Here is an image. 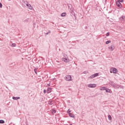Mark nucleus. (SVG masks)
Listing matches in <instances>:
<instances>
[{"mask_svg": "<svg viewBox=\"0 0 125 125\" xmlns=\"http://www.w3.org/2000/svg\"><path fill=\"white\" fill-rule=\"evenodd\" d=\"M110 73H113V74H117L118 73V70H117V68L115 67H112L110 69Z\"/></svg>", "mask_w": 125, "mask_h": 125, "instance_id": "nucleus-1", "label": "nucleus"}, {"mask_svg": "<svg viewBox=\"0 0 125 125\" xmlns=\"http://www.w3.org/2000/svg\"><path fill=\"white\" fill-rule=\"evenodd\" d=\"M62 61H63V62H66V63L68 62H69L70 60L69 59H68V57L66 56L64 58L62 59Z\"/></svg>", "mask_w": 125, "mask_h": 125, "instance_id": "nucleus-2", "label": "nucleus"}, {"mask_svg": "<svg viewBox=\"0 0 125 125\" xmlns=\"http://www.w3.org/2000/svg\"><path fill=\"white\" fill-rule=\"evenodd\" d=\"M66 81H72V77L70 75H66L65 77Z\"/></svg>", "mask_w": 125, "mask_h": 125, "instance_id": "nucleus-3", "label": "nucleus"}, {"mask_svg": "<svg viewBox=\"0 0 125 125\" xmlns=\"http://www.w3.org/2000/svg\"><path fill=\"white\" fill-rule=\"evenodd\" d=\"M96 84H88V87L94 88L96 87Z\"/></svg>", "mask_w": 125, "mask_h": 125, "instance_id": "nucleus-4", "label": "nucleus"}, {"mask_svg": "<svg viewBox=\"0 0 125 125\" xmlns=\"http://www.w3.org/2000/svg\"><path fill=\"white\" fill-rule=\"evenodd\" d=\"M116 4L118 7H120V8L123 7V5H122V4L121 3V2L117 1Z\"/></svg>", "mask_w": 125, "mask_h": 125, "instance_id": "nucleus-5", "label": "nucleus"}, {"mask_svg": "<svg viewBox=\"0 0 125 125\" xmlns=\"http://www.w3.org/2000/svg\"><path fill=\"white\" fill-rule=\"evenodd\" d=\"M98 73H96L95 74H94V75H91L90 77H89V78L90 79H93V78H95V77H98Z\"/></svg>", "mask_w": 125, "mask_h": 125, "instance_id": "nucleus-6", "label": "nucleus"}, {"mask_svg": "<svg viewBox=\"0 0 125 125\" xmlns=\"http://www.w3.org/2000/svg\"><path fill=\"white\" fill-rule=\"evenodd\" d=\"M120 20L121 21H125V16H122V18H120Z\"/></svg>", "mask_w": 125, "mask_h": 125, "instance_id": "nucleus-7", "label": "nucleus"}, {"mask_svg": "<svg viewBox=\"0 0 125 125\" xmlns=\"http://www.w3.org/2000/svg\"><path fill=\"white\" fill-rule=\"evenodd\" d=\"M26 5H27V6H28V7L29 9H33V7H32V6H31L30 4H27Z\"/></svg>", "mask_w": 125, "mask_h": 125, "instance_id": "nucleus-8", "label": "nucleus"}, {"mask_svg": "<svg viewBox=\"0 0 125 125\" xmlns=\"http://www.w3.org/2000/svg\"><path fill=\"white\" fill-rule=\"evenodd\" d=\"M47 93H50L51 92V88H48L47 90Z\"/></svg>", "mask_w": 125, "mask_h": 125, "instance_id": "nucleus-9", "label": "nucleus"}, {"mask_svg": "<svg viewBox=\"0 0 125 125\" xmlns=\"http://www.w3.org/2000/svg\"><path fill=\"white\" fill-rule=\"evenodd\" d=\"M69 117H71V118L75 117V116L73 114H72V113H69Z\"/></svg>", "mask_w": 125, "mask_h": 125, "instance_id": "nucleus-10", "label": "nucleus"}, {"mask_svg": "<svg viewBox=\"0 0 125 125\" xmlns=\"http://www.w3.org/2000/svg\"><path fill=\"white\" fill-rule=\"evenodd\" d=\"M100 90H106V87H102L100 88Z\"/></svg>", "mask_w": 125, "mask_h": 125, "instance_id": "nucleus-11", "label": "nucleus"}, {"mask_svg": "<svg viewBox=\"0 0 125 125\" xmlns=\"http://www.w3.org/2000/svg\"><path fill=\"white\" fill-rule=\"evenodd\" d=\"M108 118L109 121H112V117L111 116V115H108Z\"/></svg>", "mask_w": 125, "mask_h": 125, "instance_id": "nucleus-12", "label": "nucleus"}, {"mask_svg": "<svg viewBox=\"0 0 125 125\" xmlns=\"http://www.w3.org/2000/svg\"><path fill=\"white\" fill-rule=\"evenodd\" d=\"M61 16L62 17H64V16H66V13H62L61 15Z\"/></svg>", "mask_w": 125, "mask_h": 125, "instance_id": "nucleus-13", "label": "nucleus"}, {"mask_svg": "<svg viewBox=\"0 0 125 125\" xmlns=\"http://www.w3.org/2000/svg\"><path fill=\"white\" fill-rule=\"evenodd\" d=\"M110 49H111L112 51H113V50H114V49H115V47L111 46L110 47Z\"/></svg>", "mask_w": 125, "mask_h": 125, "instance_id": "nucleus-14", "label": "nucleus"}, {"mask_svg": "<svg viewBox=\"0 0 125 125\" xmlns=\"http://www.w3.org/2000/svg\"><path fill=\"white\" fill-rule=\"evenodd\" d=\"M111 42V41H108L106 42V44H108Z\"/></svg>", "mask_w": 125, "mask_h": 125, "instance_id": "nucleus-15", "label": "nucleus"}, {"mask_svg": "<svg viewBox=\"0 0 125 125\" xmlns=\"http://www.w3.org/2000/svg\"><path fill=\"white\" fill-rule=\"evenodd\" d=\"M0 124H4V121L0 120Z\"/></svg>", "mask_w": 125, "mask_h": 125, "instance_id": "nucleus-16", "label": "nucleus"}, {"mask_svg": "<svg viewBox=\"0 0 125 125\" xmlns=\"http://www.w3.org/2000/svg\"><path fill=\"white\" fill-rule=\"evenodd\" d=\"M117 1H119V2H124V0H118Z\"/></svg>", "mask_w": 125, "mask_h": 125, "instance_id": "nucleus-17", "label": "nucleus"}, {"mask_svg": "<svg viewBox=\"0 0 125 125\" xmlns=\"http://www.w3.org/2000/svg\"><path fill=\"white\" fill-rule=\"evenodd\" d=\"M13 99H14V100H17V97H13Z\"/></svg>", "mask_w": 125, "mask_h": 125, "instance_id": "nucleus-18", "label": "nucleus"}, {"mask_svg": "<svg viewBox=\"0 0 125 125\" xmlns=\"http://www.w3.org/2000/svg\"><path fill=\"white\" fill-rule=\"evenodd\" d=\"M110 34L109 33H107L106 34V37H109Z\"/></svg>", "mask_w": 125, "mask_h": 125, "instance_id": "nucleus-19", "label": "nucleus"}, {"mask_svg": "<svg viewBox=\"0 0 125 125\" xmlns=\"http://www.w3.org/2000/svg\"><path fill=\"white\" fill-rule=\"evenodd\" d=\"M52 113H56V110L53 109L52 110Z\"/></svg>", "mask_w": 125, "mask_h": 125, "instance_id": "nucleus-20", "label": "nucleus"}, {"mask_svg": "<svg viewBox=\"0 0 125 125\" xmlns=\"http://www.w3.org/2000/svg\"><path fill=\"white\" fill-rule=\"evenodd\" d=\"M110 89H107V90H106V92H110Z\"/></svg>", "mask_w": 125, "mask_h": 125, "instance_id": "nucleus-21", "label": "nucleus"}, {"mask_svg": "<svg viewBox=\"0 0 125 125\" xmlns=\"http://www.w3.org/2000/svg\"><path fill=\"white\" fill-rule=\"evenodd\" d=\"M0 7L1 8L2 7V4L1 3H0Z\"/></svg>", "mask_w": 125, "mask_h": 125, "instance_id": "nucleus-22", "label": "nucleus"}, {"mask_svg": "<svg viewBox=\"0 0 125 125\" xmlns=\"http://www.w3.org/2000/svg\"><path fill=\"white\" fill-rule=\"evenodd\" d=\"M43 92H44V93H46V90L45 89H44V90H43Z\"/></svg>", "mask_w": 125, "mask_h": 125, "instance_id": "nucleus-23", "label": "nucleus"}, {"mask_svg": "<svg viewBox=\"0 0 125 125\" xmlns=\"http://www.w3.org/2000/svg\"><path fill=\"white\" fill-rule=\"evenodd\" d=\"M71 112V111H70V109H68V110H67V113H70Z\"/></svg>", "mask_w": 125, "mask_h": 125, "instance_id": "nucleus-24", "label": "nucleus"}, {"mask_svg": "<svg viewBox=\"0 0 125 125\" xmlns=\"http://www.w3.org/2000/svg\"><path fill=\"white\" fill-rule=\"evenodd\" d=\"M17 99H20V97H17Z\"/></svg>", "mask_w": 125, "mask_h": 125, "instance_id": "nucleus-25", "label": "nucleus"}, {"mask_svg": "<svg viewBox=\"0 0 125 125\" xmlns=\"http://www.w3.org/2000/svg\"><path fill=\"white\" fill-rule=\"evenodd\" d=\"M13 46H15V43L13 44Z\"/></svg>", "mask_w": 125, "mask_h": 125, "instance_id": "nucleus-26", "label": "nucleus"}, {"mask_svg": "<svg viewBox=\"0 0 125 125\" xmlns=\"http://www.w3.org/2000/svg\"><path fill=\"white\" fill-rule=\"evenodd\" d=\"M49 104H50V105H51V102H49Z\"/></svg>", "mask_w": 125, "mask_h": 125, "instance_id": "nucleus-27", "label": "nucleus"}, {"mask_svg": "<svg viewBox=\"0 0 125 125\" xmlns=\"http://www.w3.org/2000/svg\"><path fill=\"white\" fill-rule=\"evenodd\" d=\"M70 125H72V124H70Z\"/></svg>", "mask_w": 125, "mask_h": 125, "instance_id": "nucleus-28", "label": "nucleus"}]
</instances>
